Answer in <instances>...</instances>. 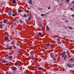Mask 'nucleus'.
<instances>
[{
	"instance_id": "obj_1",
	"label": "nucleus",
	"mask_w": 74,
	"mask_h": 74,
	"mask_svg": "<svg viewBox=\"0 0 74 74\" xmlns=\"http://www.w3.org/2000/svg\"><path fill=\"white\" fill-rule=\"evenodd\" d=\"M65 54H66V52L65 51H64L62 52V58H64Z\"/></svg>"
},
{
	"instance_id": "obj_2",
	"label": "nucleus",
	"mask_w": 74,
	"mask_h": 74,
	"mask_svg": "<svg viewBox=\"0 0 74 74\" xmlns=\"http://www.w3.org/2000/svg\"><path fill=\"white\" fill-rule=\"evenodd\" d=\"M8 22V20L7 19H5L3 21V22L4 23H6Z\"/></svg>"
},
{
	"instance_id": "obj_3",
	"label": "nucleus",
	"mask_w": 74,
	"mask_h": 74,
	"mask_svg": "<svg viewBox=\"0 0 74 74\" xmlns=\"http://www.w3.org/2000/svg\"><path fill=\"white\" fill-rule=\"evenodd\" d=\"M4 40L5 41H7L8 40V36H5L4 37Z\"/></svg>"
},
{
	"instance_id": "obj_4",
	"label": "nucleus",
	"mask_w": 74,
	"mask_h": 74,
	"mask_svg": "<svg viewBox=\"0 0 74 74\" xmlns=\"http://www.w3.org/2000/svg\"><path fill=\"white\" fill-rule=\"evenodd\" d=\"M9 15H12V12L10 11H9L8 12Z\"/></svg>"
},
{
	"instance_id": "obj_5",
	"label": "nucleus",
	"mask_w": 74,
	"mask_h": 74,
	"mask_svg": "<svg viewBox=\"0 0 74 74\" xmlns=\"http://www.w3.org/2000/svg\"><path fill=\"white\" fill-rule=\"evenodd\" d=\"M18 15V13L16 12L15 14H14L12 15L13 16H16Z\"/></svg>"
},
{
	"instance_id": "obj_6",
	"label": "nucleus",
	"mask_w": 74,
	"mask_h": 74,
	"mask_svg": "<svg viewBox=\"0 0 74 74\" xmlns=\"http://www.w3.org/2000/svg\"><path fill=\"white\" fill-rule=\"evenodd\" d=\"M28 3L31 4V5H32V1L31 0H29L28 1Z\"/></svg>"
},
{
	"instance_id": "obj_7",
	"label": "nucleus",
	"mask_w": 74,
	"mask_h": 74,
	"mask_svg": "<svg viewBox=\"0 0 74 74\" xmlns=\"http://www.w3.org/2000/svg\"><path fill=\"white\" fill-rule=\"evenodd\" d=\"M46 30L47 31H48L49 30V28L48 26L47 25L46 26Z\"/></svg>"
},
{
	"instance_id": "obj_8",
	"label": "nucleus",
	"mask_w": 74,
	"mask_h": 74,
	"mask_svg": "<svg viewBox=\"0 0 74 74\" xmlns=\"http://www.w3.org/2000/svg\"><path fill=\"white\" fill-rule=\"evenodd\" d=\"M3 63H7V61H5V60H3L1 61Z\"/></svg>"
},
{
	"instance_id": "obj_9",
	"label": "nucleus",
	"mask_w": 74,
	"mask_h": 74,
	"mask_svg": "<svg viewBox=\"0 0 74 74\" xmlns=\"http://www.w3.org/2000/svg\"><path fill=\"white\" fill-rule=\"evenodd\" d=\"M19 22L20 23H23L24 22L21 19H20Z\"/></svg>"
},
{
	"instance_id": "obj_10",
	"label": "nucleus",
	"mask_w": 74,
	"mask_h": 74,
	"mask_svg": "<svg viewBox=\"0 0 74 74\" xmlns=\"http://www.w3.org/2000/svg\"><path fill=\"white\" fill-rule=\"evenodd\" d=\"M50 56L51 58H54V56L52 53L50 54Z\"/></svg>"
},
{
	"instance_id": "obj_11",
	"label": "nucleus",
	"mask_w": 74,
	"mask_h": 74,
	"mask_svg": "<svg viewBox=\"0 0 74 74\" xmlns=\"http://www.w3.org/2000/svg\"><path fill=\"white\" fill-rule=\"evenodd\" d=\"M31 18H32V16H30L28 18V21H30Z\"/></svg>"
},
{
	"instance_id": "obj_12",
	"label": "nucleus",
	"mask_w": 74,
	"mask_h": 74,
	"mask_svg": "<svg viewBox=\"0 0 74 74\" xmlns=\"http://www.w3.org/2000/svg\"><path fill=\"white\" fill-rule=\"evenodd\" d=\"M49 45H50V44H47L46 45V48H47L48 47H49Z\"/></svg>"
},
{
	"instance_id": "obj_13",
	"label": "nucleus",
	"mask_w": 74,
	"mask_h": 74,
	"mask_svg": "<svg viewBox=\"0 0 74 74\" xmlns=\"http://www.w3.org/2000/svg\"><path fill=\"white\" fill-rule=\"evenodd\" d=\"M31 58L32 59V60H34V56H33V55H31Z\"/></svg>"
},
{
	"instance_id": "obj_14",
	"label": "nucleus",
	"mask_w": 74,
	"mask_h": 74,
	"mask_svg": "<svg viewBox=\"0 0 74 74\" xmlns=\"http://www.w3.org/2000/svg\"><path fill=\"white\" fill-rule=\"evenodd\" d=\"M12 2L13 4H15L16 2V0H12Z\"/></svg>"
},
{
	"instance_id": "obj_15",
	"label": "nucleus",
	"mask_w": 74,
	"mask_h": 74,
	"mask_svg": "<svg viewBox=\"0 0 74 74\" xmlns=\"http://www.w3.org/2000/svg\"><path fill=\"white\" fill-rule=\"evenodd\" d=\"M67 65L68 66V67H71V65H70L69 64H67Z\"/></svg>"
},
{
	"instance_id": "obj_16",
	"label": "nucleus",
	"mask_w": 74,
	"mask_h": 74,
	"mask_svg": "<svg viewBox=\"0 0 74 74\" xmlns=\"http://www.w3.org/2000/svg\"><path fill=\"white\" fill-rule=\"evenodd\" d=\"M9 59H12V56H9Z\"/></svg>"
},
{
	"instance_id": "obj_17",
	"label": "nucleus",
	"mask_w": 74,
	"mask_h": 74,
	"mask_svg": "<svg viewBox=\"0 0 74 74\" xmlns=\"http://www.w3.org/2000/svg\"><path fill=\"white\" fill-rule=\"evenodd\" d=\"M38 34L39 36H41V34H42V33H41V32H38Z\"/></svg>"
},
{
	"instance_id": "obj_18",
	"label": "nucleus",
	"mask_w": 74,
	"mask_h": 74,
	"mask_svg": "<svg viewBox=\"0 0 74 74\" xmlns=\"http://www.w3.org/2000/svg\"><path fill=\"white\" fill-rule=\"evenodd\" d=\"M9 49L10 50H11V49H12V46H10L9 47Z\"/></svg>"
},
{
	"instance_id": "obj_19",
	"label": "nucleus",
	"mask_w": 74,
	"mask_h": 74,
	"mask_svg": "<svg viewBox=\"0 0 74 74\" xmlns=\"http://www.w3.org/2000/svg\"><path fill=\"white\" fill-rule=\"evenodd\" d=\"M12 70L15 71V70H16V68H12Z\"/></svg>"
},
{
	"instance_id": "obj_20",
	"label": "nucleus",
	"mask_w": 74,
	"mask_h": 74,
	"mask_svg": "<svg viewBox=\"0 0 74 74\" xmlns=\"http://www.w3.org/2000/svg\"><path fill=\"white\" fill-rule=\"evenodd\" d=\"M14 42H15V41H13L12 42H11V44L13 45V44H14Z\"/></svg>"
},
{
	"instance_id": "obj_21",
	"label": "nucleus",
	"mask_w": 74,
	"mask_h": 74,
	"mask_svg": "<svg viewBox=\"0 0 74 74\" xmlns=\"http://www.w3.org/2000/svg\"><path fill=\"white\" fill-rule=\"evenodd\" d=\"M38 70H41V67H39L38 68Z\"/></svg>"
},
{
	"instance_id": "obj_22",
	"label": "nucleus",
	"mask_w": 74,
	"mask_h": 74,
	"mask_svg": "<svg viewBox=\"0 0 74 74\" xmlns=\"http://www.w3.org/2000/svg\"><path fill=\"white\" fill-rule=\"evenodd\" d=\"M12 25H15L16 24V23L14 22L12 23Z\"/></svg>"
},
{
	"instance_id": "obj_23",
	"label": "nucleus",
	"mask_w": 74,
	"mask_h": 74,
	"mask_svg": "<svg viewBox=\"0 0 74 74\" xmlns=\"http://www.w3.org/2000/svg\"><path fill=\"white\" fill-rule=\"evenodd\" d=\"M38 9L39 10H42V9L40 8H38Z\"/></svg>"
},
{
	"instance_id": "obj_24",
	"label": "nucleus",
	"mask_w": 74,
	"mask_h": 74,
	"mask_svg": "<svg viewBox=\"0 0 74 74\" xmlns=\"http://www.w3.org/2000/svg\"><path fill=\"white\" fill-rule=\"evenodd\" d=\"M14 65H15V66H17L18 65V63H17V62H16L14 63Z\"/></svg>"
},
{
	"instance_id": "obj_25",
	"label": "nucleus",
	"mask_w": 74,
	"mask_h": 74,
	"mask_svg": "<svg viewBox=\"0 0 74 74\" xmlns=\"http://www.w3.org/2000/svg\"><path fill=\"white\" fill-rule=\"evenodd\" d=\"M69 60L70 61H71V62H73V60L72 58H71L69 59Z\"/></svg>"
},
{
	"instance_id": "obj_26",
	"label": "nucleus",
	"mask_w": 74,
	"mask_h": 74,
	"mask_svg": "<svg viewBox=\"0 0 74 74\" xmlns=\"http://www.w3.org/2000/svg\"><path fill=\"white\" fill-rule=\"evenodd\" d=\"M57 41L59 42L60 41V39L59 38H58L57 40Z\"/></svg>"
},
{
	"instance_id": "obj_27",
	"label": "nucleus",
	"mask_w": 74,
	"mask_h": 74,
	"mask_svg": "<svg viewBox=\"0 0 74 74\" xmlns=\"http://www.w3.org/2000/svg\"><path fill=\"white\" fill-rule=\"evenodd\" d=\"M66 55L64 57V60H66Z\"/></svg>"
},
{
	"instance_id": "obj_28",
	"label": "nucleus",
	"mask_w": 74,
	"mask_h": 74,
	"mask_svg": "<svg viewBox=\"0 0 74 74\" xmlns=\"http://www.w3.org/2000/svg\"><path fill=\"white\" fill-rule=\"evenodd\" d=\"M44 15H45L44 14H41V16H44Z\"/></svg>"
},
{
	"instance_id": "obj_29",
	"label": "nucleus",
	"mask_w": 74,
	"mask_h": 74,
	"mask_svg": "<svg viewBox=\"0 0 74 74\" xmlns=\"http://www.w3.org/2000/svg\"><path fill=\"white\" fill-rule=\"evenodd\" d=\"M2 26H3V24L0 25V27H2Z\"/></svg>"
},
{
	"instance_id": "obj_30",
	"label": "nucleus",
	"mask_w": 74,
	"mask_h": 74,
	"mask_svg": "<svg viewBox=\"0 0 74 74\" xmlns=\"http://www.w3.org/2000/svg\"><path fill=\"white\" fill-rule=\"evenodd\" d=\"M27 13H29V11L28 10H27L26 11Z\"/></svg>"
},
{
	"instance_id": "obj_31",
	"label": "nucleus",
	"mask_w": 74,
	"mask_h": 74,
	"mask_svg": "<svg viewBox=\"0 0 74 74\" xmlns=\"http://www.w3.org/2000/svg\"><path fill=\"white\" fill-rule=\"evenodd\" d=\"M22 12V10H19V12L20 13H21V12Z\"/></svg>"
},
{
	"instance_id": "obj_32",
	"label": "nucleus",
	"mask_w": 74,
	"mask_h": 74,
	"mask_svg": "<svg viewBox=\"0 0 74 74\" xmlns=\"http://www.w3.org/2000/svg\"><path fill=\"white\" fill-rule=\"evenodd\" d=\"M66 1L67 3H69V0H66Z\"/></svg>"
},
{
	"instance_id": "obj_33",
	"label": "nucleus",
	"mask_w": 74,
	"mask_h": 74,
	"mask_svg": "<svg viewBox=\"0 0 74 74\" xmlns=\"http://www.w3.org/2000/svg\"><path fill=\"white\" fill-rule=\"evenodd\" d=\"M69 29H72V27H69Z\"/></svg>"
},
{
	"instance_id": "obj_34",
	"label": "nucleus",
	"mask_w": 74,
	"mask_h": 74,
	"mask_svg": "<svg viewBox=\"0 0 74 74\" xmlns=\"http://www.w3.org/2000/svg\"><path fill=\"white\" fill-rule=\"evenodd\" d=\"M20 51H21V50H18V53H19V52H20Z\"/></svg>"
},
{
	"instance_id": "obj_35",
	"label": "nucleus",
	"mask_w": 74,
	"mask_h": 74,
	"mask_svg": "<svg viewBox=\"0 0 74 74\" xmlns=\"http://www.w3.org/2000/svg\"><path fill=\"white\" fill-rule=\"evenodd\" d=\"M48 10H50V9H51V7H49V8H48Z\"/></svg>"
},
{
	"instance_id": "obj_36",
	"label": "nucleus",
	"mask_w": 74,
	"mask_h": 74,
	"mask_svg": "<svg viewBox=\"0 0 74 74\" xmlns=\"http://www.w3.org/2000/svg\"><path fill=\"white\" fill-rule=\"evenodd\" d=\"M24 17H26V14H25L24 15Z\"/></svg>"
},
{
	"instance_id": "obj_37",
	"label": "nucleus",
	"mask_w": 74,
	"mask_h": 74,
	"mask_svg": "<svg viewBox=\"0 0 74 74\" xmlns=\"http://www.w3.org/2000/svg\"><path fill=\"white\" fill-rule=\"evenodd\" d=\"M71 16H72V17H74V14H73L71 15Z\"/></svg>"
},
{
	"instance_id": "obj_38",
	"label": "nucleus",
	"mask_w": 74,
	"mask_h": 74,
	"mask_svg": "<svg viewBox=\"0 0 74 74\" xmlns=\"http://www.w3.org/2000/svg\"><path fill=\"white\" fill-rule=\"evenodd\" d=\"M16 45L17 46H18V45H19V44H18V43H17L16 44Z\"/></svg>"
},
{
	"instance_id": "obj_39",
	"label": "nucleus",
	"mask_w": 74,
	"mask_h": 74,
	"mask_svg": "<svg viewBox=\"0 0 74 74\" xmlns=\"http://www.w3.org/2000/svg\"><path fill=\"white\" fill-rule=\"evenodd\" d=\"M5 65L6 66H8V64H7V63L5 64Z\"/></svg>"
},
{
	"instance_id": "obj_40",
	"label": "nucleus",
	"mask_w": 74,
	"mask_h": 74,
	"mask_svg": "<svg viewBox=\"0 0 74 74\" xmlns=\"http://www.w3.org/2000/svg\"><path fill=\"white\" fill-rule=\"evenodd\" d=\"M65 22H66V23H67V22H68V21H67V20L66 21H65Z\"/></svg>"
},
{
	"instance_id": "obj_41",
	"label": "nucleus",
	"mask_w": 74,
	"mask_h": 74,
	"mask_svg": "<svg viewBox=\"0 0 74 74\" xmlns=\"http://www.w3.org/2000/svg\"><path fill=\"white\" fill-rule=\"evenodd\" d=\"M6 45H7V47H8L9 45L8 44H7Z\"/></svg>"
},
{
	"instance_id": "obj_42",
	"label": "nucleus",
	"mask_w": 74,
	"mask_h": 74,
	"mask_svg": "<svg viewBox=\"0 0 74 74\" xmlns=\"http://www.w3.org/2000/svg\"><path fill=\"white\" fill-rule=\"evenodd\" d=\"M63 5V3H61L60 4V5Z\"/></svg>"
},
{
	"instance_id": "obj_43",
	"label": "nucleus",
	"mask_w": 74,
	"mask_h": 74,
	"mask_svg": "<svg viewBox=\"0 0 74 74\" xmlns=\"http://www.w3.org/2000/svg\"><path fill=\"white\" fill-rule=\"evenodd\" d=\"M70 10H73V8H71V9H70Z\"/></svg>"
},
{
	"instance_id": "obj_44",
	"label": "nucleus",
	"mask_w": 74,
	"mask_h": 74,
	"mask_svg": "<svg viewBox=\"0 0 74 74\" xmlns=\"http://www.w3.org/2000/svg\"><path fill=\"white\" fill-rule=\"evenodd\" d=\"M72 3H73V4H74V1H73L72 2Z\"/></svg>"
},
{
	"instance_id": "obj_45",
	"label": "nucleus",
	"mask_w": 74,
	"mask_h": 74,
	"mask_svg": "<svg viewBox=\"0 0 74 74\" xmlns=\"http://www.w3.org/2000/svg\"><path fill=\"white\" fill-rule=\"evenodd\" d=\"M17 30H16L15 31V32H17Z\"/></svg>"
},
{
	"instance_id": "obj_46",
	"label": "nucleus",
	"mask_w": 74,
	"mask_h": 74,
	"mask_svg": "<svg viewBox=\"0 0 74 74\" xmlns=\"http://www.w3.org/2000/svg\"><path fill=\"white\" fill-rule=\"evenodd\" d=\"M53 74H56V73H53Z\"/></svg>"
},
{
	"instance_id": "obj_47",
	"label": "nucleus",
	"mask_w": 74,
	"mask_h": 74,
	"mask_svg": "<svg viewBox=\"0 0 74 74\" xmlns=\"http://www.w3.org/2000/svg\"><path fill=\"white\" fill-rule=\"evenodd\" d=\"M63 20H64V19H63Z\"/></svg>"
}]
</instances>
